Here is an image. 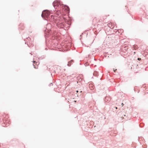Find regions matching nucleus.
I'll list each match as a JSON object with an SVG mask.
<instances>
[{
    "instance_id": "1",
    "label": "nucleus",
    "mask_w": 148,
    "mask_h": 148,
    "mask_svg": "<svg viewBox=\"0 0 148 148\" xmlns=\"http://www.w3.org/2000/svg\"><path fill=\"white\" fill-rule=\"evenodd\" d=\"M50 12L47 10H45L42 12L41 16L43 18H48V16L50 15Z\"/></svg>"
},
{
    "instance_id": "2",
    "label": "nucleus",
    "mask_w": 148,
    "mask_h": 148,
    "mask_svg": "<svg viewBox=\"0 0 148 148\" xmlns=\"http://www.w3.org/2000/svg\"><path fill=\"white\" fill-rule=\"evenodd\" d=\"M63 22L59 21L57 23L58 26L61 28H63L64 26V23Z\"/></svg>"
},
{
    "instance_id": "3",
    "label": "nucleus",
    "mask_w": 148,
    "mask_h": 148,
    "mask_svg": "<svg viewBox=\"0 0 148 148\" xmlns=\"http://www.w3.org/2000/svg\"><path fill=\"white\" fill-rule=\"evenodd\" d=\"M59 3L57 1H54L53 3V5L55 8H57L58 6H59Z\"/></svg>"
},
{
    "instance_id": "4",
    "label": "nucleus",
    "mask_w": 148,
    "mask_h": 148,
    "mask_svg": "<svg viewBox=\"0 0 148 148\" xmlns=\"http://www.w3.org/2000/svg\"><path fill=\"white\" fill-rule=\"evenodd\" d=\"M64 8H65V9L66 10V11L67 12V13H69V7L67 6H65Z\"/></svg>"
},
{
    "instance_id": "5",
    "label": "nucleus",
    "mask_w": 148,
    "mask_h": 148,
    "mask_svg": "<svg viewBox=\"0 0 148 148\" xmlns=\"http://www.w3.org/2000/svg\"><path fill=\"white\" fill-rule=\"evenodd\" d=\"M33 62H34V64H33V65L34 66V68H36V66H35V63H36V65H37L38 64H39V62H36V61H34Z\"/></svg>"
},
{
    "instance_id": "6",
    "label": "nucleus",
    "mask_w": 148,
    "mask_h": 148,
    "mask_svg": "<svg viewBox=\"0 0 148 148\" xmlns=\"http://www.w3.org/2000/svg\"><path fill=\"white\" fill-rule=\"evenodd\" d=\"M50 26V24H48L47 25V32H49V33H50V30H49V28H47V27L49 26ZM46 32H47V30H46Z\"/></svg>"
},
{
    "instance_id": "7",
    "label": "nucleus",
    "mask_w": 148,
    "mask_h": 148,
    "mask_svg": "<svg viewBox=\"0 0 148 148\" xmlns=\"http://www.w3.org/2000/svg\"><path fill=\"white\" fill-rule=\"evenodd\" d=\"M73 61V60H71V61H70L67 64L68 66H70L71 64H70V63H71Z\"/></svg>"
},
{
    "instance_id": "8",
    "label": "nucleus",
    "mask_w": 148,
    "mask_h": 148,
    "mask_svg": "<svg viewBox=\"0 0 148 148\" xmlns=\"http://www.w3.org/2000/svg\"><path fill=\"white\" fill-rule=\"evenodd\" d=\"M97 74H98V73L97 71L94 72L93 73L94 75H95V76L97 75Z\"/></svg>"
},
{
    "instance_id": "9",
    "label": "nucleus",
    "mask_w": 148,
    "mask_h": 148,
    "mask_svg": "<svg viewBox=\"0 0 148 148\" xmlns=\"http://www.w3.org/2000/svg\"><path fill=\"white\" fill-rule=\"evenodd\" d=\"M108 98V97H106L105 98V99H106V100H107V99Z\"/></svg>"
},
{
    "instance_id": "10",
    "label": "nucleus",
    "mask_w": 148,
    "mask_h": 148,
    "mask_svg": "<svg viewBox=\"0 0 148 148\" xmlns=\"http://www.w3.org/2000/svg\"><path fill=\"white\" fill-rule=\"evenodd\" d=\"M138 60H141V59L140 58H138Z\"/></svg>"
},
{
    "instance_id": "11",
    "label": "nucleus",
    "mask_w": 148,
    "mask_h": 148,
    "mask_svg": "<svg viewBox=\"0 0 148 148\" xmlns=\"http://www.w3.org/2000/svg\"><path fill=\"white\" fill-rule=\"evenodd\" d=\"M116 70H116H114V71H115V70Z\"/></svg>"
},
{
    "instance_id": "12",
    "label": "nucleus",
    "mask_w": 148,
    "mask_h": 148,
    "mask_svg": "<svg viewBox=\"0 0 148 148\" xmlns=\"http://www.w3.org/2000/svg\"><path fill=\"white\" fill-rule=\"evenodd\" d=\"M91 85H89V87H90V86H91Z\"/></svg>"
},
{
    "instance_id": "13",
    "label": "nucleus",
    "mask_w": 148,
    "mask_h": 148,
    "mask_svg": "<svg viewBox=\"0 0 148 148\" xmlns=\"http://www.w3.org/2000/svg\"><path fill=\"white\" fill-rule=\"evenodd\" d=\"M122 105L123 106V103H122Z\"/></svg>"
},
{
    "instance_id": "14",
    "label": "nucleus",
    "mask_w": 148,
    "mask_h": 148,
    "mask_svg": "<svg viewBox=\"0 0 148 148\" xmlns=\"http://www.w3.org/2000/svg\"><path fill=\"white\" fill-rule=\"evenodd\" d=\"M78 92V91H77V92Z\"/></svg>"
},
{
    "instance_id": "15",
    "label": "nucleus",
    "mask_w": 148,
    "mask_h": 148,
    "mask_svg": "<svg viewBox=\"0 0 148 148\" xmlns=\"http://www.w3.org/2000/svg\"><path fill=\"white\" fill-rule=\"evenodd\" d=\"M91 90H92V88L91 89Z\"/></svg>"
}]
</instances>
